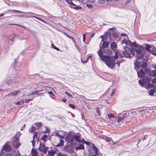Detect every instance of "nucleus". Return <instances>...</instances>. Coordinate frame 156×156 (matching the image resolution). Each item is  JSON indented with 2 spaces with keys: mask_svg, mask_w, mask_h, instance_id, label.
Segmentation results:
<instances>
[{
  "mask_svg": "<svg viewBox=\"0 0 156 156\" xmlns=\"http://www.w3.org/2000/svg\"><path fill=\"white\" fill-rule=\"evenodd\" d=\"M57 156H67V155L66 154H64L61 153H58Z\"/></svg>",
  "mask_w": 156,
  "mask_h": 156,
  "instance_id": "c9c22d12",
  "label": "nucleus"
},
{
  "mask_svg": "<svg viewBox=\"0 0 156 156\" xmlns=\"http://www.w3.org/2000/svg\"><path fill=\"white\" fill-rule=\"evenodd\" d=\"M65 140L68 143H72L74 141V135L73 136L71 133H68L67 134L66 138H65Z\"/></svg>",
  "mask_w": 156,
  "mask_h": 156,
  "instance_id": "423d86ee",
  "label": "nucleus"
},
{
  "mask_svg": "<svg viewBox=\"0 0 156 156\" xmlns=\"http://www.w3.org/2000/svg\"><path fill=\"white\" fill-rule=\"evenodd\" d=\"M68 37L71 39H72L73 41H75L73 37L69 36Z\"/></svg>",
  "mask_w": 156,
  "mask_h": 156,
  "instance_id": "4d7b16f0",
  "label": "nucleus"
},
{
  "mask_svg": "<svg viewBox=\"0 0 156 156\" xmlns=\"http://www.w3.org/2000/svg\"><path fill=\"white\" fill-rule=\"evenodd\" d=\"M106 141L107 142H109L110 141V139L108 137H107L106 138Z\"/></svg>",
  "mask_w": 156,
  "mask_h": 156,
  "instance_id": "8fccbe9b",
  "label": "nucleus"
},
{
  "mask_svg": "<svg viewBox=\"0 0 156 156\" xmlns=\"http://www.w3.org/2000/svg\"><path fill=\"white\" fill-rule=\"evenodd\" d=\"M45 129H46V130H45V131H44V132H45V133H48L49 132V129L47 128H45Z\"/></svg>",
  "mask_w": 156,
  "mask_h": 156,
  "instance_id": "09e8293b",
  "label": "nucleus"
},
{
  "mask_svg": "<svg viewBox=\"0 0 156 156\" xmlns=\"http://www.w3.org/2000/svg\"><path fill=\"white\" fill-rule=\"evenodd\" d=\"M10 12L16 13H24V12L20 11L15 10L12 9L10 10L9 11Z\"/></svg>",
  "mask_w": 156,
  "mask_h": 156,
  "instance_id": "aec40b11",
  "label": "nucleus"
},
{
  "mask_svg": "<svg viewBox=\"0 0 156 156\" xmlns=\"http://www.w3.org/2000/svg\"><path fill=\"white\" fill-rule=\"evenodd\" d=\"M122 62V61H118L117 62V64H118V66L119 67V64H120V63H121Z\"/></svg>",
  "mask_w": 156,
  "mask_h": 156,
  "instance_id": "6e6d98bb",
  "label": "nucleus"
},
{
  "mask_svg": "<svg viewBox=\"0 0 156 156\" xmlns=\"http://www.w3.org/2000/svg\"><path fill=\"white\" fill-rule=\"evenodd\" d=\"M11 155L10 154H7L6 155H5V156H11Z\"/></svg>",
  "mask_w": 156,
  "mask_h": 156,
  "instance_id": "774afa93",
  "label": "nucleus"
},
{
  "mask_svg": "<svg viewBox=\"0 0 156 156\" xmlns=\"http://www.w3.org/2000/svg\"><path fill=\"white\" fill-rule=\"evenodd\" d=\"M60 143L58 144V146H62L63 144V143L64 141L63 140H60Z\"/></svg>",
  "mask_w": 156,
  "mask_h": 156,
  "instance_id": "2f4dec72",
  "label": "nucleus"
},
{
  "mask_svg": "<svg viewBox=\"0 0 156 156\" xmlns=\"http://www.w3.org/2000/svg\"><path fill=\"white\" fill-rule=\"evenodd\" d=\"M121 36H123L124 35H126V34L125 33H122L121 34Z\"/></svg>",
  "mask_w": 156,
  "mask_h": 156,
  "instance_id": "0e129e2a",
  "label": "nucleus"
},
{
  "mask_svg": "<svg viewBox=\"0 0 156 156\" xmlns=\"http://www.w3.org/2000/svg\"><path fill=\"white\" fill-rule=\"evenodd\" d=\"M124 44L126 45H131V41L129 39H124L122 41V44Z\"/></svg>",
  "mask_w": 156,
  "mask_h": 156,
  "instance_id": "ddd939ff",
  "label": "nucleus"
},
{
  "mask_svg": "<svg viewBox=\"0 0 156 156\" xmlns=\"http://www.w3.org/2000/svg\"><path fill=\"white\" fill-rule=\"evenodd\" d=\"M89 2L91 3H93L95 2V0H89Z\"/></svg>",
  "mask_w": 156,
  "mask_h": 156,
  "instance_id": "052dcab7",
  "label": "nucleus"
},
{
  "mask_svg": "<svg viewBox=\"0 0 156 156\" xmlns=\"http://www.w3.org/2000/svg\"><path fill=\"white\" fill-rule=\"evenodd\" d=\"M32 100L31 99H27L25 101V102L26 103L30 101H31Z\"/></svg>",
  "mask_w": 156,
  "mask_h": 156,
  "instance_id": "3c124183",
  "label": "nucleus"
},
{
  "mask_svg": "<svg viewBox=\"0 0 156 156\" xmlns=\"http://www.w3.org/2000/svg\"><path fill=\"white\" fill-rule=\"evenodd\" d=\"M51 46L53 48L56 50L58 51H59V48H58L56 47L53 44H51Z\"/></svg>",
  "mask_w": 156,
  "mask_h": 156,
  "instance_id": "72a5a7b5",
  "label": "nucleus"
},
{
  "mask_svg": "<svg viewBox=\"0 0 156 156\" xmlns=\"http://www.w3.org/2000/svg\"><path fill=\"white\" fill-rule=\"evenodd\" d=\"M69 106L70 108L73 109H74L75 108V106L73 104H70Z\"/></svg>",
  "mask_w": 156,
  "mask_h": 156,
  "instance_id": "79ce46f5",
  "label": "nucleus"
},
{
  "mask_svg": "<svg viewBox=\"0 0 156 156\" xmlns=\"http://www.w3.org/2000/svg\"><path fill=\"white\" fill-rule=\"evenodd\" d=\"M74 139H75L76 141L79 142H82L83 144V139L81 138L79 135H74Z\"/></svg>",
  "mask_w": 156,
  "mask_h": 156,
  "instance_id": "1a4fd4ad",
  "label": "nucleus"
},
{
  "mask_svg": "<svg viewBox=\"0 0 156 156\" xmlns=\"http://www.w3.org/2000/svg\"><path fill=\"white\" fill-rule=\"evenodd\" d=\"M37 135L36 133H34V135L33 138L34 139L35 138H36L37 137Z\"/></svg>",
  "mask_w": 156,
  "mask_h": 156,
  "instance_id": "bf43d9fd",
  "label": "nucleus"
},
{
  "mask_svg": "<svg viewBox=\"0 0 156 156\" xmlns=\"http://www.w3.org/2000/svg\"><path fill=\"white\" fill-rule=\"evenodd\" d=\"M64 34H65L68 37L69 36V35H68L66 33L64 32Z\"/></svg>",
  "mask_w": 156,
  "mask_h": 156,
  "instance_id": "69168bd1",
  "label": "nucleus"
},
{
  "mask_svg": "<svg viewBox=\"0 0 156 156\" xmlns=\"http://www.w3.org/2000/svg\"><path fill=\"white\" fill-rule=\"evenodd\" d=\"M137 48H135L133 49L136 51V52L138 54V55H140V54L141 53L142 50V47L140 45H138Z\"/></svg>",
  "mask_w": 156,
  "mask_h": 156,
  "instance_id": "9b49d317",
  "label": "nucleus"
},
{
  "mask_svg": "<svg viewBox=\"0 0 156 156\" xmlns=\"http://www.w3.org/2000/svg\"><path fill=\"white\" fill-rule=\"evenodd\" d=\"M109 44V42L107 41H104L102 44V46L104 48H107Z\"/></svg>",
  "mask_w": 156,
  "mask_h": 156,
  "instance_id": "412c9836",
  "label": "nucleus"
},
{
  "mask_svg": "<svg viewBox=\"0 0 156 156\" xmlns=\"http://www.w3.org/2000/svg\"><path fill=\"white\" fill-rule=\"evenodd\" d=\"M115 90H113L112 92V94H111V96H113L114 94H115Z\"/></svg>",
  "mask_w": 156,
  "mask_h": 156,
  "instance_id": "c03bdc74",
  "label": "nucleus"
},
{
  "mask_svg": "<svg viewBox=\"0 0 156 156\" xmlns=\"http://www.w3.org/2000/svg\"><path fill=\"white\" fill-rule=\"evenodd\" d=\"M83 42H85V37H86V35L85 34H84L83 35Z\"/></svg>",
  "mask_w": 156,
  "mask_h": 156,
  "instance_id": "864d4df0",
  "label": "nucleus"
},
{
  "mask_svg": "<svg viewBox=\"0 0 156 156\" xmlns=\"http://www.w3.org/2000/svg\"><path fill=\"white\" fill-rule=\"evenodd\" d=\"M152 82L153 83H156V78L153 79L152 80Z\"/></svg>",
  "mask_w": 156,
  "mask_h": 156,
  "instance_id": "de8ad7c7",
  "label": "nucleus"
},
{
  "mask_svg": "<svg viewBox=\"0 0 156 156\" xmlns=\"http://www.w3.org/2000/svg\"><path fill=\"white\" fill-rule=\"evenodd\" d=\"M35 129V127L32 126L29 129V132H32L34 131Z\"/></svg>",
  "mask_w": 156,
  "mask_h": 156,
  "instance_id": "cd10ccee",
  "label": "nucleus"
},
{
  "mask_svg": "<svg viewBox=\"0 0 156 156\" xmlns=\"http://www.w3.org/2000/svg\"><path fill=\"white\" fill-rule=\"evenodd\" d=\"M137 72L138 76L139 77H142L145 75V73L144 72L142 69H138V70H136Z\"/></svg>",
  "mask_w": 156,
  "mask_h": 156,
  "instance_id": "6e6552de",
  "label": "nucleus"
},
{
  "mask_svg": "<svg viewBox=\"0 0 156 156\" xmlns=\"http://www.w3.org/2000/svg\"><path fill=\"white\" fill-rule=\"evenodd\" d=\"M108 116L110 119H111V118H114V115L113 114H108Z\"/></svg>",
  "mask_w": 156,
  "mask_h": 156,
  "instance_id": "7c9ffc66",
  "label": "nucleus"
},
{
  "mask_svg": "<svg viewBox=\"0 0 156 156\" xmlns=\"http://www.w3.org/2000/svg\"><path fill=\"white\" fill-rule=\"evenodd\" d=\"M101 37L102 38V41H103L104 40L107 39V36L106 35H102L101 36Z\"/></svg>",
  "mask_w": 156,
  "mask_h": 156,
  "instance_id": "c756f323",
  "label": "nucleus"
},
{
  "mask_svg": "<svg viewBox=\"0 0 156 156\" xmlns=\"http://www.w3.org/2000/svg\"><path fill=\"white\" fill-rule=\"evenodd\" d=\"M131 45L133 46L136 47L137 48L138 47V46L139 45H137L135 43H131Z\"/></svg>",
  "mask_w": 156,
  "mask_h": 156,
  "instance_id": "ea45409f",
  "label": "nucleus"
},
{
  "mask_svg": "<svg viewBox=\"0 0 156 156\" xmlns=\"http://www.w3.org/2000/svg\"><path fill=\"white\" fill-rule=\"evenodd\" d=\"M3 149L6 151H9L11 150V147L9 145H6L4 147Z\"/></svg>",
  "mask_w": 156,
  "mask_h": 156,
  "instance_id": "2eb2a0df",
  "label": "nucleus"
},
{
  "mask_svg": "<svg viewBox=\"0 0 156 156\" xmlns=\"http://www.w3.org/2000/svg\"><path fill=\"white\" fill-rule=\"evenodd\" d=\"M55 151L51 150H49L48 151V153L49 155H50L51 156H52L54 155L55 153Z\"/></svg>",
  "mask_w": 156,
  "mask_h": 156,
  "instance_id": "5701e85b",
  "label": "nucleus"
},
{
  "mask_svg": "<svg viewBox=\"0 0 156 156\" xmlns=\"http://www.w3.org/2000/svg\"><path fill=\"white\" fill-rule=\"evenodd\" d=\"M55 136L58 137L60 139H63L64 138V136H63L60 135L58 133H55Z\"/></svg>",
  "mask_w": 156,
  "mask_h": 156,
  "instance_id": "393cba45",
  "label": "nucleus"
},
{
  "mask_svg": "<svg viewBox=\"0 0 156 156\" xmlns=\"http://www.w3.org/2000/svg\"><path fill=\"white\" fill-rule=\"evenodd\" d=\"M66 0L68 3H69V4H70L71 5H73L74 6L76 5L73 2L72 0Z\"/></svg>",
  "mask_w": 156,
  "mask_h": 156,
  "instance_id": "bb28decb",
  "label": "nucleus"
},
{
  "mask_svg": "<svg viewBox=\"0 0 156 156\" xmlns=\"http://www.w3.org/2000/svg\"><path fill=\"white\" fill-rule=\"evenodd\" d=\"M146 73H148L149 75L150 76H155L156 75V70L155 69L150 70L148 69L145 70Z\"/></svg>",
  "mask_w": 156,
  "mask_h": 156,
  "instance_id": "0eeeda50",
  "label": "nucleus"
},
{
  "mask_svg": "<svg viewBox=\"0 0 156 156\" xmlns=\"http://www.w3.org/2000/svg\"><path fill=\"white\" fill-rule=\"evenodd\" d=\"M62 101H63L64 102H66V101L67 100L66 99L64 98L62 100Z\"/></svg>",
  "mask_w": 156,
  "mask_h": 156,
  "instance_id": "e2e57ef3",
  "label": "nucleus"
},
{
  "mask_svg": "<svg viewBox=\"0 0 156 156\" xmlns=\"http://www.w3.org/2000/svg\"><path fill=\"white\" fill-rule=\"evenodd\" d=\"M64 34H65L68 37L69 36V35H68L66 33L64 32Z\"/></svg>",
  "mask_w": 156,
  "mask_h": 156,
  "instance_id": "338daca9",
  "label": "nucleus"
},
{
  "mask_svg": "<svg viewBox=\"0 0 156 156\" xmlns=\"http://www.w3.org/2000/svg\"><path fill=\"white\" fill-rule=\"evenodd\" d=\"M47 138V136L46 135H44L41 138V140H43L44 141L46 140V138Z\"/></svg>",
  "mask_w": 156,
  "mask_h": 156,
  "instance_id": "f704fd0d",
  "label": "nucleus"
},
{
  "mask_svg": "<svg viewBox=\"0 0 156 156\" xmlns=\"http://www.w3.org/2000/svg\"><path fill=\"white\" fill-rule=\"evenodd\" d=\"M124 48L125 50V52L123 51L122 53L127 58H131L135 54L134 50L133 49H129L126 47H124Z\"/></svg>",
  "mask_w": 156,
  "mask_h": 156,
  "instance_id": "7ed1b4c3",
  "label": "nucleus"
},
{
  "mask_svg": "<svg viewBox=\"0 0 156 156\" xmlns=\"http://www.w3.org/2000/svg\"><path fill=\"white\" fill-rule=\"evenodd\" d=\"M97 150L96 147L93 144L92 147L89 148V151L90 153L96 154L97 153Z\"/></svg>",
  "mask_w": 156,
  "mask_h": 156,
  "instance_id": "9d476101",
  "label": "nucleus"
},
{
  "mask_svg": "<svg viewBox=\"0 0 156 156\" xmlns=\"http://www.w3.org/2000/svg\"><path fill=\"white\" fill-rule=\"evenodd\" d=\"M111 48L113 50H115L116 49V45L115 43H112L111 45Z\"/></svg>",
  "mask_w": 156,
  "mask_h": 156,
  "instance_id": "b1692460",
  "label": "nucleus"
},
{
  "mask_svg": "<svg viewBox=\"0 0 156 156\" xmlns=\"http://www.w3.org/2000/svg\"><path fill=\"white\" fill-rule=\"evenodd\" d=\"M12 144L16 148H18L20 145V144L18 143V141L17 140L12 141Z\"/></svg>",
  "mask_w": 156,
  "mask_h": 156,
  "instance_id": "f8f14e48",
  "label": "nucleus"
},
{
  "mask_svg": "<svg viewBox=\"0 0 156 156\" xmlns=\"http://www.w3.org/2000/svg\"><path fill=\"white\" fill-rule=\"evenodd\" d=\"M96 110L97 112L98 113V115H101V114H100V112L99 111V108H98V107L97 108Z\"/></svg>",
  "mask_w": 156,
  "mask_h": 156,
  "instance_id": "e433bc0d",
  "label": "nucleus"
},
{
  "mask_svg": "<svg viewBox=\"0 0 156 156\" xmlns=\"http://www.w3.org/2000/svg\"><path fill=\"white\" fill-rule=\"evenodd\" d=\"M48 93L50 94V95H51L53 96H54V94H53V93H52V92L50 91L48 92Z\"/></svg>",
  "mask_w": 156,
  "mask_h": 156,
  "instance_id": "5fc2aeb1",
  "label": "nucleus"
},
{
  "mask_svg": "<svg viewBox=\"0 0 156 156\" xmlns=\"http://www.w3.org/2000/svg\"><path fill=\"white\" fill-rule=\"evenodd\" d=\"M101 48L100 47V49L98 52V54L100 58L106 62V64L108 68L112 69H114L115 65V59L118 58V56L120 57L122 56L119 50H117L115 52V55L114 57L109 56H102L103 53L102 51Z\"/></svg>",
  "mask_w": 156,
  "mask_h": 156,
  "instance_id": "f257e3e1",
  "label": "nucleus"
},
{
  "mask_svg": "<svg viewBox=\"0 0 156 156\" xmlns=\"http://www.w3.org/2000/svg\"><path fill=\"white\" fill-rule=\"evenodd\" d=\"M141 67V68H145L147 67V63L145 60L143 62H142V63H141L140 67Z\"/></svg>",
  "mask_w": 156,
  "mask_h": 156,
  "instance_id": "a211bd4d",
  "label": "nucleus"
},
{
  "mask_svg": "<svg viewBox=\"0 0 156 156\" xmlns=\"http://www.w3.org/2000/svg\"><path fill=\"white\" fill-rule=\"evenodd\" d=\"M31 142L32 143V144L33 146L34 147L35 146L34 140H33V141H31Z\"/></svg>",
  "mask_w": 156,
  "mask_h": 156,
  "instance_id": "13d9d810",
  "label": "nucleus"
},
{
  "mask_svg": "<svg viewBox=\"0 0 156 156\" xmlns=\"http://www.w3.org/2000/svg\"><path fill=\"white\" fill-rule=\"evenodd\" d=\"M20 92V90H17V91H14V92L9 94L7 95H12V96H14L15 95H16L17 94Z\"/></svg>",
  "mask_w": 156,
  "mask_h": 156,
  "instance_id": "f3484780",
  "label": "nucleus"
},
{
  "mask_svg": "<svg viewBox=\"0 0 156 156\" xmlns=\"http://www.w3.org/2000/svg\"><path fill=\"white\" fill-rule=\"evenodd\" d=\"M43 91L42 90H38V91H34L33 92H32L31 94H30V95H35V94H37L38 92H39V91Z\"/></svg>",
  "mask_w": 156,
  "mask_h": 156,
  "instance_id": "c85d7f7f",
  "label": "nucleus"
},
{
  "mask_svg": "<svg viewBox=\"0 0 156 156\" xmlns=\"http://www.w3.org/2000/svg\"><path fill=\"white\" fill-rule=\"evenodd\" d=\"M155 92L154 90L153 89H150V91L149 93V95H152Z\"/></svg>",
  "mask_w": 156,
  "mask_h": 156,
  "instance_id": "a878e982",
  "label": "nucleus"
},
{
  "mask_svg": "<svg viewBox=\"0 0 156 156\" xmlns=\"http://www.w3.org/2000/svg\"><path fill=\"white\" fill-rule=\"evenodd\" d=\"M34 125L36 126L37 129L40 128L42 125V123L41 122H37L34 124Z\"/></svg>",
  "mask_w": 156,
  "mask_h": 156,
  "instance_id": "6ab92c4d",
  "label": "nucleus"
},
{
  "mask_svg": "<svg viewBox=\"0 0 156 156\" xmlns=\"http://www.w3.org/2000/svg\"><path fill=\"white\" fill-rule=\"evenodd\" d=\"M48 148V147H46L44 144L43 143H41L38 149L43 154H46Z\"/></svg>",
  "mask_w": 156,
  "mask_h": 156,
  "instance_id": "39448f33",
  "label": "nucleus"
},
{
  "mask_svg": "<svg viewBox=\"0 0 156 156\" xmlns=\"http://www.w3.org/2000/svg\"><path fill=\"white\" fill-rule=\"evenodd\" d=\"M31 153L32 154V156H37L38 153L36 150L33 149L32 150Z\"/></svg>",
  "mask_w": 156,
  "mask_h": 156,
  "instance_id": "dca6fc26",
  "label": "nucleus"
},
{
  "mask_svg": "<svg viewBox=\"0 0 156 156\" xmlns=\"http://www.w3.org/2000/svg\"><path fill=\"white\" fill-rule=\"evenodd\" d=\"M24 101H20L16 103V104L17 105H21L23 104Z\"/></svg>",
  "mask_w": 156,
  "mask_h": 156,
  "instance_id": "473e14b6",
  "label": "nucleus"
},
{
  "mask_svg": "<svg viewBox=\"0 0 156 156\" xmlns=\"http://www.w3.org/2000/svg\"><path fill=\"white\" fill-rule=\"evenodd\" d=\"M126 114L122 115L121 117L119 116H118V118L117 120V122L119 123L121 120H123L125 118V116Z\"/></svg>",
  "mask_w": 156,
  "mask_h": 156,
  "instance_id": "4468645a",
  "label": "nucleus"
},
{
  "mask_svg": "<svg viewBox=\"0 0 156 156\" xmlns=\"http://www.w3.org/2000/svg\"><path fill=\"white\" fill-rule=\"evenodd\" d=\"M73 8L75 9H76V10L80 9L82 8L80 6L75 7H73Z\"/></svg>",
  "mask_w": 156,
  "mask_h": 156,
  "instance_id": "58836bf2",
  "label": "nucleus"
},
{
  "mask_svg": "<svg viewBox=\"0 0 156 156\" xmlns=\"http://www.w3.org/2000/svg\"><path fill=\"white\" fill-rule=\"evenodd\" d=\"M87 6L90 8H92L93 7V6L90 4H87Z\"/></svg>",
  "mask_w": 156,
  "mask_h": 156,
  "instance_id": "a18cd8bd",
  "label": "nucleus"
},
{
  "mask_svg": "<svg viewBox=\"0 0 156 156\" xmlns=\"http://www.w3.org/2000/svg\"><path fill=\"white\" fill-rule=\"evenodd\" d=\"M83 143H84L88 145H89L90 144V142H87V141H84V140L83 139Z\"/></svg>",
  "mask_w": 156,
  "mask_h": 156,
  "instance_id": "37998d69",
  "label": "nucleus"
},
{
  "mask_svg": "<svg viewBox=\"0 0 156 156\" xmlns=\"http://www.w3.org/2000/svg\"><path fill=\"white\" fill-rule=\"evenodd\" d=\"M150 81V80L148 78L147 79L144 78L139 80V83L142 86H147V87L149 88L152 86L151 84L149 83Z\"/></svg>",
  "mask_w": 156,
  "mask_h": 156,
  "instance_id": "20e7f679",
  "label": "nucleus"
},
{
  "mask_svg": "<svg viewBox=\"0 0 156 156\" xmlns=\"http://www.w3.org/2000/svg\"><path fill=\"white\" fill-rule=\"evenodd\" d=\"M150 48L151 47L149 45L147 44L146 45V48L147 51H149L150 50Z\"/></svg>",
  "mask_w": 156,
  "mask_h": 156,
  "instance_id": "4c0bfd02",
  "label": "nucleus"
},
{
  "mask_svg": "<svg viewBox=\"0 0 156 156\" xmlns=\"http://www.w3.org/2000/svg\"><path fill=\"white\" fill-rule=\"evenodd\" d=\"M108 30H111L112 31H115V27H113L112 28H109Z\"/></svg>",
  "mask_w": 156,
  "mask_h": 156,
  "instance_id": "49530a36",
  "label": "nucleus"
},
{
  "mask_svg": "<svg viewBox=\"0 0 156 156\" xmlns=\"http://www.w3.org/2000/svg\"><path fill=\"white\" fill-rule=\"evenodd\" d=\"M146 60V58L144 57L142 54L140 55H136V58L134 63L135 69L138 70V69H140V66L141 63H142Z\"/></svg>",
  "mask_w": 156,
  "mask_h": 156,
  "instance_id": "f03ea898",
  "label": "nucleus"
},
{
  "mask_svg": "<svg viewBox=\"0 0 156 156\" xmlns=\"http://www.w3.org/2000/svg\"><path fill=\"white\" fill-rule=\"evenodd\" d=\"M65 94H66L68 96H69V97H71L72 96L71 94H69V93H68V92H65Z\"/></svg>",
  "mask_w": 156,
  "mask_h": 156,
  "instance_id": "603ef678",
  "label": "nucleus"
},
{
  "mask_svg": "<svg viewBox=\"0 0 156 156\" xmlns=\"http://www.w3.org/2000/svg\"><path fill=\"white\" fill-rule=\"evenodd\" d=\"M105 2L104 0H99V2L100 3H103Z\"/></svg>",
  "mask_w": 156,
  "mask_h": 156,
  "instance_id": "680f3d73",
  "label": "nucleus"
},
{
  "mask_svg": "<svg viewBox=\"0 0 156 156\" xmlns=\"http://www.w3.org/2000/svg\"><path fill=\"white\" fill-rule=\"evenodd\" d=\"M31 17L32 19L36 18V19H37L38 20H41V19L39 18H38L37 17H36L35 16H31Z\"/></svg>",
  "mask_w": 156,
  "mask_h": 156,
  "instance_id": "a19ab883",
  "label": "nucleus"
},
{
  "mask_svg": "<svg viewBox=\"0 0 156 156\" xmlns=\"http://www.w3.org/2000/svg\"><path fill=\"white\" fill-rule=\"evenodd\" d=\"M84 148V147L83 146V145L81 144L79 146H77L76 147L75 149L77 150L80 149H83Z\"/></svg>",
  "mask_w": 156,
  "mask_h": 156,
  "instance_id": "4be33fe9",
  "label": "nucleus"
}]
</instances>
